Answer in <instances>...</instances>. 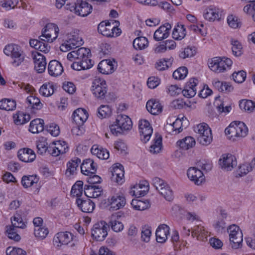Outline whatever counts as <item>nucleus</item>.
<instances>
[{
  "label": "nucleus",
  "mask_w": 255,
  "mask_h": 255,
  "mask_svg": "<svg viewBox=\"0 0 255 255\" xmlns=\"http://www.w3.org/2000/svg\"><path fill=\"white\" fill-rule=\"evenodd\" d=\"M132 121L127 115H118L116 121L110 126L111 132L115 135L121 133L124 130H128L132 128Z\"/></svg>",
  "instance_id": "1"
},
{
  "label": "nucleus",
  "mask_w": 255,
  "mask_h": 255,
  "mask_svg": "<svg viewBox=\"0 0 255 255\" xmlns=\"http://www.w3.org/2000/svg\"><path fill=\"white\" fill-rule=\"evenodd\" d=\"M225 132L230 139L235 140L236 137H245L248 134V128L243 122L235 121L225 129Z\"/></svg>",
  "instance_id": "2"
},
{
  "label": "nucleus",
  "mask_w": 255,
  "mask_h": 255,
  "mask_svg": "<svg viewBox=\"0 0 255 255\" xmlns=\"http://www.w3.org/2000/svg\"><path fill=\"white\" fill-rule=\"evenodd\" d=\"M119 21L111 20V21H102L98 26L99 33L107 37H117L121 33V30L118 27Z\"/></svg>",
  "instance_id": "3"
},
{
  "label": "nucleus",
  "mask_w": 255,
  "mask_h": 255,
  "mask_svg": "<svg viewBox=\"0 0 255 255\" xmlns=\"http://www.w3.org/2000/svg\"><path fill=\"white\" fill-rule=\"evenodd\" d=\"M195 131L198 134L197 140L201 144L207 146L212 141L211 130L207 124L203 123L198 125Z\"/></svg>",
  "instance_id": "4"
},
{
  "label": "nucleus",
  "mask_w": 255,
  "mask_h": 255,
  "mask_svg": "<svg viewBox=\"0 0 255 255\" xmlns=\"http://www.w3.org/2000/svg\"><path fill=\"white\" fill-rule=\"evenodd\" d=\"M232 63L233 62L230 58L216 57L209 61V67L212 71L219 73L226 71Z\"/></svg>",
  "instance_id": "5"
},
{
  "label": "nucleus",
  "mask_w": 255,
  "mask_h": 255,
  "mask_svg": "<svg viewBox=\"0 0 255 255\" xmlns=\"http://www.w3.org/2000/svg\"><path fill=\"white\" fill-rule=\"evenodd\" d=\"M66 9L78 15L84 17L91 12L92 6L86 1L77 0V3L67 4Z\"/></svg>",
  "instance_id": "6"
},
{
  "label": "nucleus",
  "mask_w": 255,
  "mask_h": 255,
  "mask_svg": "<svg viewBox=\"0 0 255 255\" xmlns=\"http://www.w3.org/2000/svg\"><path fill=\"white\" fill-rule=\"evenodd\" d=\"M59 32L58 26L53 23H47L43 28L39 39L47 42H53L57 38Z\"/></svg>",
  "instance_id": "7"
},
{
  "label": "nucleus",
  "mask_w": 255,
  "mask_h": 255,
  "mask_svg": "<svg viewBox=\"0 0 255 255\" xmlns=\"http://www.w3.org/2000/svg\"><path fill=\"white\" fill-rule=\"evenodd\" d=\"M152 184L159 193L167 201L173 199V193L169 185L162 179L154 177L152 179Z\"/></svg>",
  "instance_id": "8"
},
{
  "label": "nucleus",
  "mask_w": 255,
  "mask_h": 255,
  "mask_svg": "<svg viewBox=\"0 0 255 255\" xmlns=\"http://www.w3.org/2000/svg\"><path fill=\"white\" fill-rule=\"evenodd\" d=\"M91 91L98 99H103L107 93V85L106 81L99 77H95L92 83Z\"/></svg>",
  "instance_id": "9"
},
{
  "label": "nucleus",
  "mask_w": 255,
  "mask_h": 255,
  "mask_svg": "<svg viewBox=\"0 0 255 255\" xmlns=\"http://www.w3.org/2000/svg\"><path fill=\"white\" fill-rule=\"evenodd\" d=\"M230 241L233 248H240L243 242V234L239 227L236 225H232L228 229Z\"/></svg>",
  "instance_id": "10"
},
{
  "label": "nucleus",
  "mask_w": 255,
  "mask_h": 255,
  "mask_svg": "<svg viewBox=\"0 0 255 255\" xmlns=\"http://www.w3.org/2000/svg\"><path fill=\"white\" fill-rule=\"evenodd\" d=\"M109 226L105 222L101 221L94 225L92 230V235L97 241H102L108 235Z\"/></svg>",
  "instance_id": "11"
},
{
  "label": "nucleus",
  "mask_w": 255,
  "mask_h": 255,
  "mask_svg": "<svg viewBox=\"0 0 255 255\" xmlns=\"http://www.w3.org/2000/svg\"><path fill=\"white\" fill-rule=\"evenodd\" d=\"M219 164L222 169L231 171L237 166V162L235 156L231 154H223L219 160Z\"/></svg>",
  "instance_id": "12"
},
{
  "label": "nucleus",
  "mask_w": 255,
  "mask_h": 255,
  "mask_svg": "<svg viewBox=\"0 0 255 255\" xmlns=\"http://www.w3.org/2000/svg\"><path fill=\"white\" fill-rule=\"evenodd\" d=\"M31 58L34 63V69L39 73H43L46 66L45 57L39 52L34 51L31 52Z\"/></svg>",
  "instance_id": "13"
},
{
  "label": "nucleus",
  "mask_w": 255,
  "mask_h": 255,
  "mask_svg": "<svg viewBox=\"0 0 255 255\" xmlns=\"http://www.w3.org/2000/svg\"><path fill=\"white\" fill-rule=\"evenodd\" d=\"M73 239V235L68 232H61L57 233L53 238V245L57 249L66 245Z\"/></svg>",
  "instance_id": "14"
},
{
  "label": "nucleus",
  "mask_w": 255,
  "mask_h": 255,
  "mask_svg": "<svg viewBox=\"0 0 255 255\" xmlns=\"http://www.w3.org/2000/svg\"><path fill=\"white\" fill-rule=\"evenodd\" d=\"M83 43V40L81 37L75 35H71L61 45L60 49L63 52H67L72 49L80 46Z\"/></svg>",
  "instance_id": "15"
},
{
  "label": "nucleus",
  "mask_w": 255,
  "mask_h": 255,
  "mask_svg": "<svg viewBox=\"0 0 255 255\" xmlns=\"http://www.w3.org/2000/svg\"><path fill=\"white\" fill-rule=\"evenodd\" d=\"M110 209L117 210L125 206L126 203V198L121 192L117 193L108 199Z\"/></svg>",
  "instance_id": "16"
},
{
  "label": "nucleus",
  "mask_w": 255,
  "mask_h": 255,
  "mask_svg": "<svg viewBox=\"0 0 255 255\" xmlns=\"http://www.w3.org/2000/svg\"><path fill=\"white\" fill-rule=\"evenodd\" d=\"M187 175L189 179L196 185H201L205 181L203 172L196 167H190L187 171Z\"/></svg>",
  "instance_id": "17"
},
{
  "label": "nucleus",
  "mask_w": 255,
  "mask_h": 255,
  "mask_svg": "<svg viewBox=\"0 0 255 255\" xmlns=\"http://www.w3.org/2000/svg\"><path fill=\"white\" fill-rule=\"evenodd\" d=\"M221 10L218 6L211 5L208 6L204 10V18L210 21H213L215 20L220 19Z\"/></svg>",
  "instance_id": "18"
},
{
  "label": "nucleus",
  "mask_w": 255,
  "mask_h": 255,
  "mask_svg": "<svg viewBox=\"0 0 255 255\" xmlns=\"http://www.w3.org/2000/svg\"><path fill=\"white\" fill-rule=\"evenodd\" d=\"M116 62L110 59H105L101 61L98 66V71L104 74H110L114 72L116 69Z\"/></svg>",
  "instance_id": "19"
},
{
  "label": "nucleus",
  "mask_w": 255,
  "mask_h": 255,
  "mask_svg": "<svg viewBox=\"0 0 255 255\" xmlns=\"http://www.w3.org/2000/svg\"><path fill=\"white\" fill-rule=\"evenodd\" d=\"M172 26L169 23H166L161 25L155 32L153 35L154 39L157 41H161L167 38L169 35Z\"/></svg>",
  "instance_id": "20"
},
{
  "label": "nucleus",
  "mask_w": 255,
  "mask_h": 255,
  "mask_svg": "<svg viewBox=\"0 0 255 255\" xmlns=\"http://www.w3.org/2000/svg\"><path fill=\"white\" fill-rule=\"evenodd\" d=\"M198 80L196 78L190 79L186 83L184 89L182 90L181 93L183 96L187 98L193 97L196 94V86Z\"/></svg>",
  "instance_id": "21"
},
{
  "label": "nucleus",
  "mask_w": 255,
  "mask_h": 255,
  "mask_svg": "<svg viewBox=\"0 0 255 255\" xmlns=\"http://www.w3.org/2000/svg\"><path fill=\"white\" fill-rule=\"evenodd\" d=\"M149 190V184L146 181L140 182L130 190V193L136 197L144 196Z\"/></svg>",
  "instance_id": "22"
},
{
  "label": "nucleus",
  "mask_w": 255,
  "mask_h": 255,
  "mask_svg": "<svg viewBox=\"0 0 255 255\" xmlns=\"http://www.w3.org/2000/svg\"><path fill=\"white\" fill-rule=\"evenodd\" d=\"M111 179L119 184H122L125 181L124 167L121 164L114 166L111 169Z\"/></svg>",
  "instance_id": "23"
},
{
  "label": "nucleus",
  "mask_w": 255,
  "mask_h": 255,
  "mask_svg": "<svg viewBox=\"0 0 255 255\" xmlns=\"http://www.w3.org/2000/svg\"><path fill=\"white\" fill-rule=\"evenodd\" d=\"M48 72L51 76L57 77L62 74L63 72V68L61 63L58 61L53 60L49 63Z\"/></svg>",
  "instance_id": "24"
},
{
  "label": "nucleus",
  "mask_w": 255,
  "mask_h": 255,
  "mask_svg": "<svg viewBox=\"0 0 255 255\" xmlns=\"http://www.w3.org/2000/svg\"><path fill=\"white\" fill-rule=\"evenodd\" d=\"M97 170V164L92 159H87L81 165V172L86 175L94 174Z\"/></svg>",
  "instance_id": "25"
},
{
  "label": "nucleus",
  "mask_w": 255,
  "mask_h": 255,
  "mask_svg": "<svg viewBox=\"0 0 255 255\" xmlns=\"http://www.w3.org/2000/svg\"><path fill=\"white\" fill-rule=\"evenodd\" d=\"M90 56H88L78 60V61L73 62L71 65V68L77 71L82 70H87L90 69L93 65L92 60L90 59Z\"/></svg>",
  "instance_id": "26"
},
{
  "label": "nucleus",
  "mask_w": 255,
  "mask_h": 255,
  "mask_svg": "<svg viewBox=\"0 0 255 255\" xmlns=\"http://www.w3.org/2000/svg\"><path fill=\"white\" fill-rule=\"evenodd\" d=\"M102 189L99 186L85 185L84 193L88 198H96L101 195Z\"/></svg>",
  "instance_id": "27"
},
{
  "label": "nucleus",
  "mask_w": 255,
  "mask_h": 255,
  "mask_svg": "<svg viewBox=\"0 0 255 255\" xmlns=\"http://www.w3.org/2000/svg\"><path fill=\"white\" fill-rule=\"evenodd\" d=\"M169 227L165 224L159 226L155 233L157 241L161 243H164L169 234Z\"/></svg>",
  "instance_id": "28"
},
{
  "label": "nucleus",
  "mask_w": 255,
  "mask_h": 255,
  "mask_svg": "<svg viewBox=\"0 0 255 255\" xmlns=\"http://www.w3.org/2000/svg\"><path fill=\"white\" fill-rule=\"evenodd\" d=\"M88 117V114L83 109H78L73 113L72 118L74 122L78 126L82 125L86 121Z\"/></svg>",
  "instance_id": "29"
},
{
  "label": "nucleus",
  "mask_w": 255,
  "mask_h": 255,
  "mask_svg": "<svg viewBox=\"0 0 255 255\" xmlns=\"http://www.w3.org/2000/svg\"><path fill=\"white\" fill-rule=\"evenodd\" d=\"M19 159L23 162H29L33 161L36 157L34 152L30 148H23L18 152Z\"/></svg>",
  "instance_id": "30"
},
{
  "label": "nucleus",
  "mask_w": 255,
  "mask_h": 255,
  "mask_svg": "<svg viewBox=\"0 0 255 255\" xmlns=\"http://www.w3.org/2000/svg\"><path fill=\"white\" fill-rule=\"evenodd\" d=\"M76 204L83 212L92 213L95 208V204L90 199L83 200L77 198Z\"/></svg>",
  "instance_id": "31"
},
{
  "label": "nucleus",
  "mask_w": 255,
  "mask_h": 255,
  "mask_svg": "<svg viewBox=\"0 0 255 255\" xmlns=\"http://www.w3.org/2000/svg\"><path fill=\"white\" fill-rule=\"evenodd\" d=\"M29 44L31 47L34 48L35 49H38L45 54L48 53L51 49V47L48 43L40 39L39 40L31 39L29 41Z\"/></svg>",
  "instance_id": "32"
},
{
  "label": "nucleus",
  "mask_w": 255,
  "mask_h": 255,
  "mask_svg": "<svg viewBox=\"0 0 255 255\" xmlns=\"http://www.w3.org/2000/svg\"><path fill=\"white\" fill-rule=\"evenodd\" d=\"M146 108L147 110L152 115H158L162 111V106L159 101L151 99L147 101Z\"/></svg>",
  "instance_id": "33"
},
{
  "label": "nucleus",
  "mask_w": 255,
  "mask_h": 255,
  "mask_svg": "<svg viewBox=\"0 0 255 255\" xmlns=\"http://www.w3.org/2000/svg\"><path fill=\"white\" fill-rule=\"evenodd\" d=\"M80 163L81 160L78 157H74L71 159L67 163V169L65 174L67 176H70L76 174Z\"/></svg>",
  "instance_id": "34"
},
{
  "label": "nucleus",
  "mask_w": 255,
  "mask_h": 255,
  "mask_svg": "<svg viewBox=\"0 0 255 255\" xmlns=\"http://www.w3.org/2000/svg\"><path fill=\"white\" fill-rule=\"evenodd\" d=\"M44 129V121L42 119H36L30 122L29 131L32 133H37Z\"/></svg>",
  "instance_id": "35"
},
{
  "label": "nucleus",
  "mask_w": 255,
  "mask_h": 255,
  "mask_svg": "<svg viewBox=\"0 0 255 255\" xmlns=\"http://www.w3.org/2000/svg\"><path fill=\"white\" fill-rule=\"evenodd\" d=\"M192 236L196 237L198 240H204L208 236V232L205 230V228L201 225H198L193 228L191 232Z\"/></svg>",
  "instance_id": "36"
},
{
  "label": "nucleus",
  "mask_w": 255,
  "mask_h": 255,
  "mask_svg": "<svg viewBox=\"0 0 255 255\" xmlns=\"http://www.w3.org/2000/svg\"><path fill=\"white\" fill-rule=\"evenodd\" d=\"M196 141L192 136H187L181 140H178L177 144L180 147L184 150H188L194 147Z\"/></svg>",
  "instance_id": "37"
},
{
  "label": "nucleus",
  "mask_w": 255,
  "mask_h": 255,
  "mask_svg": "<svg viewBox=\"0 0 255 255\" xmlns=\"http://www.w3.org/2000/svg\"><path fill=\"white\" fill-rule=\"evenodd\" d=\"M91 150L92 153L96 155L99 159H107L109 157V152L107 149L99 147L96 145L92 147Z\"/></svg>",
  "instance_id": "38"
},
{
  "label": "nucleus",
  "mask_w": 255,
  "mask_h": 255,
  "mask_svg": "<svg viewBox=\"0 0 255 255\" xmlns=\"http://www.w3.org/2000/svg\"><path fill=\"white\" fill-rule=\"evenodd\" d=\"M186 34V29L184 25L182 24H178L175 26L172 32V37L176 40L183 39Z\"/></svg>",
  "instance_id": "39"
},
{
  "label": "nucleus",
  "mask_w": 255,
  "mask_h": 255,
  "mask_svg": "<svg viewBox=\"0 0 255 255\" xmlns=\"http://www.w3.org/2000/svg\"><path fill=\"white\" fill-rule=\"evenodd\" d=\"M188 123V122L186 118H182V119L177 118L175 122L170 124V125L172 127L173 131L175 132V134H177L182 131L183 127L184 126V124L186 125Z\"/></svg>",
  "instance_id": "40"
},
{
  "label": "nucleus",
  "mask_w": 255,
  "mask_h": 255,
  "mask_svg": "<svg viewBox=\"0 0 255 255\" xmlns=\"http://www.w3.org/2000/svg\"><path fill=\"white\" fill-rule=\"evenodd\" d=\"M131 205L133 209L140 211L146 210L150 206L149 202L147 200L133 199L131 202Z\"/></svg>",
  "instance_id": "41"
},
{
  "label": "nucleus",
  "mask_w": 255,
  "mask_h": 255,
  "mask_svg": "<svg viewBox=\"0 0 255 255\" xmlns=\"http://www.w3.org/2000/svg\"><path fill=\"white\" fill-rule=\"evenodd\" d=\"M25 58V53L21 49L11 57L12 65L14 67L20 66L24 62Z\"/></svg>",
  "instance_id": "42"
},
{
  "label": "nucleus",
  "mask_w": 255,
  "mask_h": 255,
  "mask_svg": "<svg viewBox=\"0 0 255 255\" xmlns=\"http://www.w3.org/2000/svg\"><path fill=\"white\" fill-rule=\"evenodd\" d=\"M26 101L28 104V107L33 110H40L42 108L43 104L40 100L34 96L31 95L28 97Z\"/></svg>",
  "instance_id": "43"
},
{
  "label": "nucleus",
  "mask_w": 255,
  "mask_h": 255,
  "mask_svg": "<svg viewBox=\"0 0 255 255\" xmlns=\"http://www.w3.org/2000/svg\"><path fill=\"white\" fill-rule=\"evenodd\" d=\"M14 123L17 125H21L27 123L30 120V115L23 112H18L13 116Z\"/></svg>",
  "instance_id": "44"
},
{
  "label": "nucleus",
  "mask_w": 255,
  "mask_h": 255,
  "mask_svg": "<svg viewBox=\"0 0 255 255\" xmlns=\"http://www.w3.org/2000/svg\"><path fill=\"white\" fill-rule=\"evenodd\" d=\"M38 180L36 175L23 176L21 179V184L24 188H27L36 184Z\"/></svg>",
  "instance_id": "45"
},
{
  "label": "nucleus",
  "mask_w": 255,
  "mask_h": 255,
  "mask_svg": "<svg viewBox=\"0 0 255 255\" xmlns=\"http://www.w3.org/2000/svg\"><path fill=\"white\" fill-rule=\"evenodd\" d=\"M16 102L8 99H3L0 101V109L7 111H13L16 108Z\"/></svg>",
  "instance_id": "46"
},
{
  "label": "nucleus",
  "mask_w": 255,
  "mask_h": 255,
  "mask_svg": "<svg viewBox=\"0 0 255 255\" xmlns=\"http://www.w3.org/2000/svg\"><path fill=\"white\" fill-rule=\"evenodd\" d=\"M39 92L44 97L50 96L54 92V86L52 83H44L40 88Z\"/></svg>",
  "instance_id": "47"
},
{
  "label": "nucleus",
  "mask_w": 255,
  "mask_h": 255,
  "mask_svg": "<svg viewBox=\"0 0 255 255\" xmlns=\"http://www.w3.org/2000/svg\"><path fill=\"white\" fill-rule=\"evenodd\" d=\"M22 48L19 45L10 43L5 46L3 49V53L7 56L11 57L15 53H16Z\"/></svg>",
  "instance_id": "48"
},
{
  "label": "nucleus",
  "mask_w": 255,
  "mask_h": 255,
  "mask_svg": "<svg viewBox=\"0 0 255 255\" xmlns=\"http://www.w3.org/2000/svg\"><path fill=\"white\" fill-rule=\"evenodd\" d=\"M148 41L145 37H138L133 41V46L136 50H142L147 47Z\"/></svg>",
  "instance_id": "49"
},
{
  "label": "nucleus",
  "mask_w": 255,
  "mask_h": 255,
  "mask_svg": "<svg viewBox=\"0 0 255 255\" xmlns=\"http://www.w3.org/2000/svg\"><path fill=\"white\" fill-rule=\"evenodd\" d=\"M118 217V215L117 214L112 215L110 222L112 229L116 232H121L124 229L123 223L117 220Z\"/></svg>",
  "instance_id": "50"
},
{
  "label": "nucleus",
  "mask_w": 255,
  "mask_h": 255,
  "mask_svg": "<svg viewBox=\"0 0 255 255\" xmlns=\"http://www.w3.org/2000/svg\"><path fill=\"white\" fill-rule=\"evenodd\" d=\"M162 147V138L160 136H156L149 147V151L153 154L158 153L161 150Z\"/></svg>",
  "instance_id": "51"
},
{
  "label": "nucleus",
  "mask_w": 255,
  "mask_h": 255,
  "mask_svg": "<svg viewBox=\"0 0 255 255\" xmlns=\"http://www.w3.org/2000/svg\"><path fill=\"white\" fill-rule=\"evenodd\" d=\"M239 106L242 110L251 113L255 110V103L251 100H243L240 101Z\"/></svg>",
  "instance_id": "52"
},
{
  "label": "nucleus",
  "mask_w": 255,
  "mask_h": 255,
  "mask_svg": "<svg viewBox=\"0 0 255 255\" xmlns=\"http://www.w3.org/2000/svg\"><path fill=\"white\" fill-rule=\"evenodd\" d=\"M83 182L77 181L72 186L71 193L73 196L80 197L82 194Z\"/></svg>",
  "instance_id": "53"
},
{
  "label": "nucleus",
  "mask_w": 255,
  "mask_h": 255,
  "mask_svg": "<svg viewBox=\"0 0 255 255\" xmlns=\"http://www.w3.org/2000/svg\"><path fill=\"white\" fill-rule=\"evenodd\" d=\"M74 51L76 54V59L78 60L91 56V51L89 48L81 47Z\"/></svg>",
  "instance_id": "54"
},
{
  "label": "nucleus",
  "mask_w": 255,
  "mask_h": 255,
  "mask_svg": "<svg viewBox=\"0 0 255 255\" xmlns=\"http://www.w3.org/2000/svg\"><path fill=\"white\" fill-rule=\"evenodd\" d=\"M188 74V69L185 67H181L176 70L173 73V77L175 79H184Z\"/></svg>",
  "instance_id": "55"
},
{
  "label": "nucleus",
  "mask_w": 255,
  "mask_h": 255,
  "mask_svg": "<svg viewBox=\"0 0 255 255\" xmlns=\"http://www.w3.org/2000/svg\"><path fill=\"white\" fill-rule=\"evenodd\" d=\"M227 22L229 25L233 28H237L241 25V22L238 16L231 14L227 17Z\"/></svg>",
  "instance_id": "56"
},
{
  "label": "nucleus",
  "mask_w": 255,
  "mask_h": 255,
  "mask_svg": "<svg viewBox=\"0 0 255 255\" xmlns=\"http://www.w3.org/2000/svg\"><path fill=\"white\" fill-rule=\"evenodd\" d=\"M232 45V49L233 54L236 56H239L242 54V45L237 40L232 39L231 41Z\"/></svg>",
  "instance_id": "57"
},
{
  "label": "nucleus",
  "mask_w": 255,
  "mask_h": 255,
  "mask_svg": "<svg viewBox=\"0 0 255 255\" xmlns=\"http://www.w3.org/2000/svg\"><path fill=\"white\" fill-rule=\"evenodd\" d=\"M16 228L12 225L7 227L6 233L9 239L17 242L20 240V237L16 233Z\"/></svg>",
  "instance_id": "58"
},
{
  "label": "nucleus",
  "mask_w": 255,
  "mask_h": 255,
  "mask_svg": "<svg viewBox=\"0 0 255 255\" xmlns=\"http://www.w3.org/2000/svg\"><path fill=\"white\" fill-rule=\"evenodd\" d=\"M49 232L47 228L44 227H38L34 229V235L36 237L41 239L46 238Z\"/></svg>",
  "instance_id": "59"
},
{
  "label": "nucleus",
  "mask_w": 255,
  "mask_h": 255,
  "mask_svg": "<svg viewBox=\"0 0 255 255\" xmlns=\"http://www.w3.org/2000/svg\"><path fill=\"white\" fill-rule=\"evenodd\" d=\"M152 132L153 129L152 127L147 128L146 129H143V128H141V130H139V133L141 136V139L144 142H146L149 140Z\"/></svg>",
  "instance_id": "60"
},
{
  "label": "nucleus",
  "mask_w": 255,
  "mask_h": 255,
  "mask_svg": "<svg viewBox=\"0 0 255 255\" xmlns=\"http://www.w3.org/2000/svg\"><path fill=\"white\" fill-rule=\"evenodd\" d=\"M6 253L7 255H26V252L21 248L11 247L6 249Z\"/></svg>",
  "instance_id": "61"
},
{
  "label": "nucleus",
  "mask_w": 255,
  "mask_h": 255,
  "mask_svg": "<svg viewBox=\"0 0 255 255\" xmlns=\"http://www.w3.org/2000/svg\"><path fill=\"white\" fill-rule=\"evenodd\" d=\"M195 53L196 51L194 48L187 47L180 52L179 56L182 59H185L193 56L195 54Z\"/></svg>",
  "instance_id": "62"
},
{
  "label": "nucleus",
  "mask_w": 255,
  "mask_h": 255,
  "mask_svg": "<svg viewBox=\"0 0 255 255\" xmlns=\"http://www.w3.org/2000/svg\"><path fill=\"white\" fill-rule=\"evenodd\" d=\"M111 113V109L108 105H101L98 109L97 116L100 118H105Z\"/></svg>",
  "instance_id": "63"
},
{
  "label": "nucleus",
  "mask_w": 255,
  "mask_h": 255,
  "mask_svg": "<svg viewBox=\"0 0 255 255\" xmlns=\"http://www.w3.org/2000/svg\"><path fill=\"white\" fill-rule=\"evenodd\" d=\"M12 225L16 228L23 229L26 227L25 223L19 215H16L13 217V219L11 221Z\"/></svg>",
  "instance_id": "64"
}]
</instances>
